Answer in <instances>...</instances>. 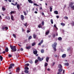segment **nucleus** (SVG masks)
Segmentation results:
<instances>
[{"label":"nucleus","mask_w":74,"mask_h":74,"mask_svg":"<svg viewBox=\"0 0 74 74\" xmlns=\"http://www.w3.org/2000/svg\"><path fill=\"white\" fill-rule=\"evenodd\" d=\"M10 47L12 49L11 52H16V47H15V46H13L11 45H10Z\"/></svg>","instance_id":"f257e3e1"},{"label":"nucleus","mask_w":74,"mask_h":74,"mask_svg":"<svg viewBox=\"0 0 74 74\" xmlns=\"http://www.w3.org/2000/svg\"><path fill=\"white\" fill-rule=\"evenodd\" d=\"M38 60L37 59L35 61V63L36 64L38 62V60L40 61V62H41V61L44 60V58H40V57H38Z\"/></svg>","instance_id":"f03ea898"},{"label":"nucleus","mask_w":74,"mask_h":74,"mask_svg":"<svg viewBox=\"0 0 74 74\" xmlns=\"http://www.w3.org/2000/svg\"><path fill=\"white\" fill-rule=\"evenodd\" d=\"M54 44H53L52 45V47L53 49V50L54 52H56V45H57V43L56 42L54 43Z\"/></svg>","instance_id":"7ed1b4c3"},{"label":"nucleus","mask_w":74,"mask_h":74,"mask_svg":"<svg viewBox=\"0 0 74 74\" xmlns=\"http://www.w3.org/2000/svg\"><path fill=\"white\" fill-rule=\"evenodd\" d=\"M74 3L73 2H70L69 5L70 7L71 8L72 10H74V5H73Z\"/></svg>","instance_id":"20e7f679"},{"label":"nucleus","mask_w":74,"mask_h":74,"mask_svg":"<svg viewBox=\"0 0 74 74\" xmlns=\"http://www.w3.org/2000/svg\"><path fill=\"white\" fill-rule=\"evenodd\" d=\"M15 66V64H10V66L8 67V69H12L13 66Z\"/></svg>","instance_id":"39448f33"},{"label":"nucleus","mask_w":74,"mask_h":74,"mask_svg":"<svg viewBox=\"0 0 74 74\" xmlns=\"http://www.w3.org/2000/svg\"><path fill=\"white\" fill-rule=\"evenodd\" d=\"M5 25H4L2 27V29L3 30L5 29L6 30H8V28L7 27H5Z\"/></svg>","instance_id":"423d86ee"},{"label":"nucleus","mask_w":74,"mask_h":74,"mask_svg":"<svg viewBox=\"0 0 74 74\" xmlns=\"http://www.w3.org/2000/svg\"><path fill=\"white\" fill-rule=\"evenodd\" d=\"M38 53V51L37 50H35V51H33V53L34 55H36Z\"/></svg>","instance_id":"0eeeda50"},{"label":"nucleus","mask_w":74,"mask_h":74,"mask_svg":"<svg viewBox=\"0 0 74 74\" xmlns=\"http://www.w3.org/2000/svg\"><path fill=\"white\" fill-rule=\"evenodd\" d=\"M62 57V58H66V54H63Z\"/></svg>","instance_id":"6e6552de"},{"label":"nucleus","mask_w":74,"mask_h":74,"mask_svg":"<svg viewBox=\"0 0 74 74\" xmlns=\"http://www.w3.org/2000/svg\"><path fill=\"white\" fill-rule=\"evenodd\" d=\"M20 71V68L19 67H18L16 69V72L17 73H18L19 71Z\"/></svg>","instance_id":"1a4fd4ad"},{"label":"nucleus","mask_w":74,"mask_h":74,"mask_svg":"<svg viewBox=\"0 0 74 74\" xmlns=\"http://www.w3.org/2000/svg\"><path fill=\"white\" fill-rule=\"evenodd\" d=\"M33 37L34 38L36 39L37 37V35L35 34H34L33 35Z\"/></svg>","instance_id":"9d476101"},{"label":"nucleus","mask_w":74,"mask_h":74,"mask_svg":"<svg viewBox=\"0 0 74 74\" xmlns=\"http://www.w3.org/2000/svg\"><path fill=\"white\" fill-rule=\"evenodd\" d=\"M21 20H23L24 19V16L23 15H21Z\"/></svg>","instance_id":"9b49d317"},{"label":"nucleus","mask_w":74,"mask_h":74,"mask_svg":"<svg viewBox=\"0 0 74 74\" xmlns=\"http://www.w3.org/2000/svg\"><path fill=\"white\" fill-rule=\"evenodd\" d=\"M49 59V58L48 57H47L46 59V60L47 62H48V60Z\"/></svg>","instance_id":"f8f14e48"},{"label":"nucleus","mask_w":74,"mask_h":74,"mask_svg":"<svg viewBox=\"0 0 74 74\" xmlns=\"http://www.w3.org/2000/svg\"><path fill=\"white\" fill-rule=\"evenodd\" d=\"M58 68H59V69H61V68H62V66L61 64H60L58 65Z\"/></svg>","instance_id":"ddd939ff"},{"label":"nucleus","mask_w":74,"mask_h":74,"mask_svg":"<svg viewBox=\"0 0 74 74\" xmlns=\"http://www.w3.org/2000/svg\"><path fill=\"white\" fill-rule=\"evenodd\" d=\"M54 13L55 14L58 15V12L57 11H55L54 12Z\"/></svg>","instance_id":"4468645a"},{"label":"nucleus","mask_w":74,"mask_h":74,"mask_svg":"<svg viewBox=\"0 0 74 74\" xmlns=\"http://www.w3.org/2000/svg\"><path fill=\"white\" fill-rule=\"evenodd\" d=\"M28 1L29 3H31V4H32V3H33V1L32 0H28Z\"/></svg>","instance_id":"2eb2a0df"},{"label":"nucleus","mask_w":74,"mask_h":74,"mask_svg":"<svg viewBox=\"0 0 74 74\" xmlns=\"http://www.w3.org/2000/svg\"><path fill=\"white\" fill-rule=\"evenodd\" d=\"M38 27L39 28H42V26L41 25V24H39L38 25Z\"/></svg>","instance_id":"dca6fc26"},{"label":"nucleus","mask_w":74,"mask_h":74,"mask_svg":"<svg viewBox=\"0 0 74 74\" xmlns=\"http://www.w3.org/2000/svg\"><path fill=\"white\" fill-rule=\"evenodd\" d=\"M8 47H6L5 49V51L6 52H8Z\"/></svg>","instance_id":"f3484780"},{"label":"nucleus","mask_w":74,"mask_h":74,"mask_svg":"<svg viewBox=\"0 0 74 74\" xmlns=\"http://www.w3.org/2000/svg\"><path fill=\"white\" fill-rule=\"evenodd\" d=\"M0 59L1 60V61H3V58L1 56H0Z\"/></svg>","instance_id":"a211bd4d"},{"label":"nucleus","mask_w":74,"mask_h":74,"mask_svg":"<svg viewBox=\"0 0 74 74\" xmlns=\"http://www.w3.org/2000/svg\"><path fill=\"white\" fill-rule=\"evenodd\" d=\"M6 19H8V20H10V17L9 16H6L5 17Z\"/></svg>","instance_id":"6ab92c4d"},{"label":"nucleus","mask_w":74,"mask_h":74,"mask_svg":"<svg viewBox=\"0 0 74 74\" xmlns=\"http://www.w3.org/2000/svg\"><path fill=\"white\" fill-rule=\"evenodd\" d=\"M36 44V43L35 42H34L32 43V47H33L34 46V45H35Z\"/></svg>","instance_id":"aec40b11"},{"label":"nucleus","mask_w":74,"mask_h":74,"mask_svg":"<svg viewBox=\"0 0 74 74\" xmlns=\"http://www.w3.org/2000/svg\"><path fill=\"white\" fill-rule=\"evenodd\" d=\"M58 40L59 41H62V38L61 37H59L58 38Z\"/></svg>","instance_id":"412c9836"},{"label":"nucleus","mask_w":74,"mask_h":74,"mask_svg":"<svg viewBox=\"0 0 74 74\" xmlns=\"http://www.w3.org/2000/svg\"><path fill=\"white\" fill-rule=\"evenodd\" d=\"M24 72L25 73H26V74H28L29 73V71L27 70H25L24 71Z\"/></svg>","instance_id":"4be33fe9"},{"label":"nucleus","mask_w":74,"mask_h":74,"mask_svg":"<svg viewBox=\"0 0 74 74\" xmlns=\"http://www.w3.org/2000/svg\"><path fill=\"white\" fill-rule=\"evenodd\" d=\"M11 19L12 20V21H14V16H13V15H11Z\"/></svg>","instance_id":"5701e85b"},{"label":"nucleus","mask_w":74,"mask_h":74,"mask_svg":"<svg viewBox=\"0 0 74 74\" xmlns=\"http://www.w3.org/2000/svg\"><path fill=\"white\" fill-rule=\"evenodd\" d=\"M15 13H16V12H15V11H12L11 12H10V14H15Z\"/></svg>","instance_id":"b1692460"},{"label":"nucleus","mask_w":74,"mask_h":74,"mask_svg":"<svg viewBox=\"0 0 74 74\" xmlns=\"http://www.w3.org/2000/svg\"><path fill=\"white\" fill-rule=\"evenodd\" d=\"M64 64L65 65V66H68L69 65V64L68 63H66L65 64Z\"/></svg>","instance_id":"393cba45"},{"label":"nucleus","mask_w":74,"mask_h":74,"mask_svg":"<svg viewBox=\"0 0 74 74\" xmlns=\"http://www.w3.org/2000/svg\"><path fill=\"white\" fill-rule=\"evenodd\" d=\"M49 33V31H48L46 32V35H48V34Z\"/></svg>","instance_id":"a878e982"},{"label":"nucleus","mask_w":74,"mask_h":74,"mask_svg":"<svg viewBox=\"0 0 74 74\" xmlns=\"http://www.w3.org/2000/svg\"><path fill=\"white\" fill-rule=\"evenodd\" d=\"M41 52L42 53H43L44 52V50L42 49L41 50Z\"/></svg>","instance_id":"bb28decb"},{"label":"nucleus","mask_w":74,"mask_h":74,"mask_svg":"<svg viewBox=\"0 0 74 74\" xmlns=\"http://www.w3.org/2000/svg\"><path fill=\"white\" fill-rule=\"evenodd\" d=\"M26 48H27V49H30V48H31V46L27 47H26Z\"/></svg>","instance_id":"cd10ccee"},{"label":"nucleus","mask_w":74,"mask_h":74,"mask_svg":"<svg viewBox=\"0 0 74 74\" xmlns=\"http://www.w3.org/2000/svg\"><path fill=\"white\" fill-rule=\"evenodd\" d=\"M63 71L62 69H58V72H61Z\"/></svg>","instance_id":"c85d7f7f"},{"label":"nucleus","mask_w":74,"mask_h":74,"mask_svg":"<svg viewBox=\"0 0 74 74\" xmlns=\"http://www.w3.org/2000/svg\"><path fill=\"white\" fill-rule=\"evenodd\" d=\"M19 5L17 4V7L18 10H19Z\"/></svg>","instance_id":"c756f323"},{"label":"nucleus","mask_w":74,"mask_h":74,"mask_svg":"<svg viewBox=\"0 0 74 74\" xmlns=\"http://www.w3.org/2000/svg\"><path fill=\"white\" fill-rule=\"evenodd\" d=\"M71 25H72L73 26H74V22L73 21H72V23H71Z\"/></svg>","instance_id":"7c9ffc66"},{"label":"nucleus","mask_w":74,"mask_h":74,"mask_svg":"<svg viewBox=\"0 0 74 74\" xmlns=\"http://www.w3.org/2000/svg\"><path fill=\"white\" fill-rule=\"evenodd\" d=\"M48 66V63H45V67H47Z\"/></svg>","instance_id":"2f4dec72"},{"label":"nucleus","mask_w":74,"mask_h":74,"mask_svg":"<svg viewBox=\"0 0 74 74\" xmlns=\"http://www.w3.org/2000/svg\"><path fill=\"white\" fill-rule=\"evenodd\" d=\"M61 25H62V26H65V24L62 23H61Z\"/></svg>","instance_id":"473e14b6"},{"label":"nucleus","mask_w":74,"mask_h":74,"mask_svg":"<svg viewBox=\"0 0 74 74\" xmlns=\"http://www.w3.org/2000/svg\"><path fill=\"white\" fill-rule=\"evenodd\" d=\"M50 12H52V8L51 7H50Z\"/></svg>","instance_id":"72a5a7b5"},{"label":"nucleus","mask_w":74,"mask_h":74,"mask_svg":"<svg viewBox=\"0 0 74 74\" xmlns=\"http://www.w3.org/2000/svg\"><path fill=\"white\" fill-rule=\"evenodd\" d=\"M69 18H68V17H67V16H65L64 17V19H68Z\"/></svg>","instance_id":"f704fd0d"},{"label":"nucleus","mask_w":74,"mask_h":74,"mask_svg":"<svg viewBox=\"0 0 74 74\" xmlns=\"http://www.w3.org/2000/svg\"><path fill=\"white\" fill-rule=\"evenodd\" d=\"M2 9L3 11H5V8L3 7L2 8Z\"/></svg>","instance_id":"c9c22d12"},{"label":"nucleus","mask_w":74,"mask_h":74,"mask_svg":"<svg viewBox=\"0 0 74 74\" xmlns=\"http://www.w3.org/2000/svg\"><path fill=\"white\" fill-rule=\"evenodd\" d=\"M29 63L31 64H32L33 63V61H32V60H30L29 62Z\"/></svg>","instance_id":"e433bc0d"},{"label":"nucleus","mask_w":74,"mask_h":74,"mask_svg":"<svg viewBox=\"0 0 74 74\" xmlns=\"http://www.w3.org/2000/svg\"><path fill=\"white\" fill-rule=\"evenodd\" d=\"M51 24H53V20L51 19Z\"/></svg>","instance_id":"4c0bfd02"},{"label":"nucleus","mask_w":74,"mask_h":74,"mask_svg":"<svg viewBox=\"0 0 74 74\" xmlns=\"http://www.w3.org/2000/svg\"><path fill=\"white\" fill-rule=\"evenodd\" d=\"M27 23L24 24V26H26V27H27Z\"/></svg>","instance_id":"58836bf2"},{"label":"nucleus","mask_w":74,"mask_h":74,"mask_svg":"<svg viewBox=\"0 0 74 74\" xmlns=\"http://www.w3.org/2000/svg\"><path fill=\"white\" fill-rule=\"evenodd\" d=\"M32 39V36H30L28 38V39L29 40H30V39Z\"/></svg>","instance_id":"ea45409f"},{"label":"nucleus","mask_w":74,"mask_h":74,"mask_svg":"<svg viewBox=\"0 0 74 74\" xmlns=\"http://www.w3.org/2000/svg\"><path fill=\"white\" fill-rule=\"evenodd\" d=\"M13 36L14 37V38H16V35L15 34H13Z\"/></svg>","instance_id":"a19ab883"},{"label":"nucleus","mask_w":74,"mask_h":74,"mask_svg":"<svg viewBox=\"0 0 74 74\" xmlns=\"http://www.w3.org/2000/svg\"><path fill=\"white\" fill-rule=\"evenodd\" d=\"M29 68L28 67H25V70H29Z\"/></svg>","instance_id":"79ce46f5"},{"label":"nucleus","mask_w":74,"mask_h":74,"mask_svg":"<svg viewBox=\"0 0 74 74\" xmlns=\"http://www.w3.org/2000/svg\"><path fill=\"white\" fill-rule=\"evenodd\" d=\"M8 56L10 58H11V57H12V55H10V54H9L8 55Z\"/></svg>","instance_id":"37998d69"},{"label":"nucleus","mask_w":74,"mask_h":74,"mask_svg":"<svg viewBox=\"0 0 74 74\" xmlns=\"http://www.w3.org/2000/svg\"><path fill=\"white\" fill-rule=\"evenodd\" d=\"M23 13H24L25 15L26 16L27 15V14H26V13L24 11Z\"/></svg>","instance_id":"c03bdc74"},{"label":"nucleus","mask_w":74,"mask_h":74,"mask_svg":"<svg viewBox=\"0 0 74 74\" xmlns=\"http://www.w3.org/2000/svg\"><path fill=\"white\" fill-rule=\"evenodd\" d=\"M55 36H56V35H55V34H53V37H55Z\"/></svg>","instance_id":"a18cd8bd"},{"label":"nucleus","mask_w":74,"mask_h":74,"mask_svg":"<svg viewBox=\"0 0 74 74\" xmlns=\"http://www.w3.org/2000/svg\"><path fill=\"white\" fill-rule=\"evenodd\" d=\"M34 5L36 6H39V5H37V4L36 3H34Z\"/></svg>","instance_id":"49530a36"},{"label":"nucleus","mask_w":74,"mask_h":74,"mask_svg":"<svg viewBox=\"0 0 74 74\" xmlns=\"http://www.w3.org/2000/svg\"><path fill=\"white\" fill-rule=\"evenodd\" d=\"M42 25H44V22L42 21Z\"/></svg>","instance_id":"de8ad7c7"},{"label":"nucleus","mask_w":74,"mask_h":74,"mask_svg":"<svg viewBox=\"0 0 74 74\" xmlns=\"http://www.w3.org/2000/svg\"><path fill=\"white\" fill-rule=\"evenodd\" d=\"M43 42H44V40H42L41 41V42H40V43L42 44L43 43Z\"/></svg>","instance_id":"09e8293b"},{"label":"nucleus","mask_w":74,"mask_h":74,"mask_svg":"<svg viewBox=\"0 0 74 74\" xmlns=\"http://www.w3.org/2000/svg\"><path fill=\"white\" fill-rule=\"evenodd\" d=\"M20 51H23V49L22 48H21L20 49Z\"/></svg>","instance_id":"8fccbe9b"},{"label":"nucleus","mask_w":74,"mask_h":74,"mask_svg":"<svg viewBox=\"0 0 74 74\" xmlns=\"http://www.w3.org/2000/svg\"><path fill=\"white\" fill-rule=\"evenodd\" d=\"M29 32H30V31L29 30H28L27 31V33H29Z\"/></svg>","instance_id":"3c124183"},{"label":"nucleus","mask_w":74,"mask_h":74,"mask_svg":"<svg viewBox=\"0 0 74 74\" xmlns=\"http://www.w3.org/2000/svg\"><path fill=\"white\" fill-rule=\"evenodd\" d=\"M42 44V43H40H40H38V45H39L40 46V45H41V44Z\"/></svg>","instance_id":"603ef678"},{"label":"nucleus","mask_w":74,"mask_h":74,"mask_svg":"<svg viewBox=\"0 0 74 74\" xmlns=\"http://www.w3.org/2000/svg\"><path fill=\"white\" fill-rule=\"evenodd\" d=\"M55 62H53V64H52V66H54L55 65Z\"/></svg>","instance_id":"864d4df0"},{"label":"nucleus","mask_w":74,"mask_h":74,"mask_svg":"<svg viewBox=\"0 0 74 74\" xmlns=\"http://www.w3.org/2000/svg\"><path fill=\"white\" fill-rule=\"evenodd\" d=\"M22 30L23 32H24V29H23V28H22Z\"/></svg>","instance_id":"5fc2aeb1"},{"label":"nucleus","mask_w":74,"mask_h":74,"mask_svg":"<svg viewBox=\"0 0 74 74\" xmlns=\"http://www.w3.org/2000/svg\"><path fill=\"white\" fill-rule=\"evenodd\" d=\"M54 27L56 28V24H55L53 26Z\"/></svg>","instance_id":"6e6d98bb"},{"label":"nucleus","mask_w":74,"mask_h":74,"mask_svg":"<svg viewBox=\"0 0 74 74\" xmlns=\"http://www.w3.org/2000/svg\"><path fill=\"white\" fill-rule=\"evenodd\" d=\"M18 4V2H16L15 4H14V5H17V4Z\"/></svg>","instance_id":"4d7b16f0"},{"label":"nucleus","mask_w":74,"mask_h":74,"mask_svg":"<svg viewBox=\"0 0 74 74\" xmlns=\"http://www.w3.org/2000/svg\"><path fill=\"white\" fill-rule=\"evenodd\" d=\"M42 15H44V16H45V15H44V12H42Z\"/></svg>","instance_id":"13d9d810"},{"label":"nucleus","mask_w":74,"mask_h":74,"mask_svg":"<svg viewBox=\"0 0 74 74\" xmlns=\"http://www.w3.org/2000/svg\"><path fill=\"white\" fill-rule=\"evenodd\" d=\"M57 74H61V73L59 72L57 73Z\"/></svg>","instance_id":"bf43d9fd"},{"label":"nucleus","mask_w":74,"mask_h":74,"mask_svg":"<svg viewBox=\"0 0 74 74\" xmlns=\"http://www.w3.org/2000/svg\"><path fill=\"white\" fill-rule=\"evenodd\" d=\"M56 18H57L58 19V18H59V16H57Z\"/></svg>","instance_id":"052dcab7"},{"label":"nucleus","mask_w":74,"mask_h":74,"mask_svg":"<svg viewBox=\"0 0 74 74\" xmlns=\"http://www.w3.org/2000/svg\"><path fill=\"white\" fill-rule=\"evenodd\" d=\"M8 1H9V2H10V3H11V0H8Z\"/></svg>","instance_id":"680f3d73"},{"label":"nucleus","mask_w":74,"mask_h":74,"mask_svg":"<svg viewBox=\"0 0 74 74\" xmlns=\"http://www.w3.org/2000/svg\"><path fill=\"white\" fill-rule=\"evenodd\" d=\"M26 65H27V66H29V64H26Z\"/></svg>","instance_id":"e2e57ef3"},{"label":"nucleus","mask_w":74,"mask_h":74,"mask_svg":"<svg viewBox=\"0 0 74 74\" xmlns=\"http://www.w3.org/2000/svg\"><path fill=\"white\" fill-rule=\"evenodd\" d=\"M11 4H12V5H15V4H14V3H11Z\"/></svg>","instance_id":"0e129e2a"},{"label":"nucleus","mask_w":74,"mask_h":74,"mask_svg":"<svg viewBox=\"0 0 74 74\" xmlns=\"http://www.w3.org/2000/svg\"><path fill=\"white\" fill-rule=\"evenodd\" d=\"M3 54L5 53V51H3Z\"/></svg>","instance_id":"69168bd1"},{"label":"nucleus","mask_w":74,"mask_h":74,"mask_svg":"<svg viewBox=\"0 0 74 74\" xmlns=\"http://www.w3.org/2000/svg\"><path fill=\"white\" fill-rule=\"evenodd\" d=\"M34 13H35V14H37L38 12H37V11H35L34 12Z\"/></svg>","instance_id":"338daca9"},{"label":"nucleus","mask_w":74,"mask_h":74,"mask_svg":"<svg viewBox=\"0 0 74 74\" xmlns=\"http://www.w3.org/2000/svg\"><path fill=\"white\" fill-rule=\"evenodd\" d=\"M39 8H40V10H42V7H40Z\"/></svg>","instance_id":"774afa93"}]
</instances>
